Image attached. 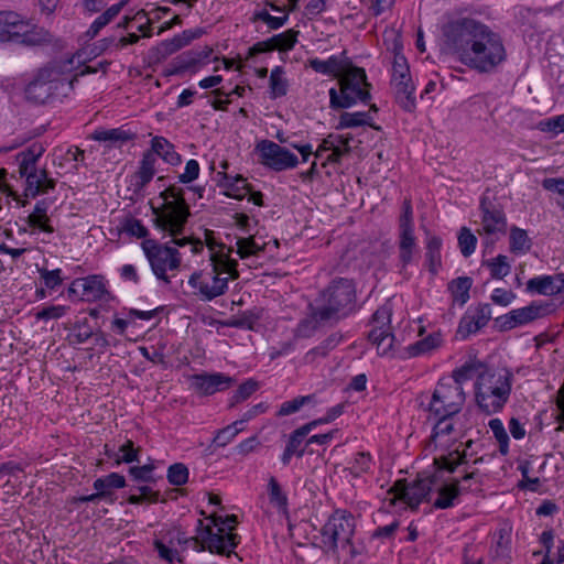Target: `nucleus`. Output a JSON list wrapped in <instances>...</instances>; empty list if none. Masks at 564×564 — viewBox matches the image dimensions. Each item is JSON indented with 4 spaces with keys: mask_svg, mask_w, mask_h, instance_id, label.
Instances as JSON below:
<instances>
[{
    "mask_svg": "<svg viewBox=\"0 0 564 564\" xmlns=\"http://www.w3.org/2000/svg\"><path fill=\"white\" fill-rule=\"evenodd\" d=\"M120 50H121V46L119 45V39H117L116 36H108V37L97 41L94 44L91 53L97 56V55H101L104 53H115Z\"/></svg>",
    "mask_w": 564,
    "mask_h": 564,
    "instance_id": "obj_58",
    "label": "nucleus"
},
{
    "mask_svg": "<svg viewBox=\"0 0 564 564\" xmlns=\"http://www.w3.org/2000/svg\"><path fill=\"white\" fill-rule=\"evenodd\" d=\"M39 273H40L41 279L44 281L45 286L48 289H55L58 285H61L63 282V279L61 276V274H62L61 269H55V270L50 271L47 269L42 268V269H39Z\"/></svg>",
    "mask_w": 564,
    "mask_h": 564,
    "instance_id": "obj_64",
    "label": "nucleus"
},
{
    "mask_svg": "<svg viewBox=\"0 0 564 564\" xmlns=\"http://www.w3.org/2000/svg\"><path fill=\"white\" fill-rule=\"evenodd\" d=\"M208 248L212 269L196 271L188 279L194 295L202 301H213L224 295L229 281L239 278L238 262L231 258L232 247L208 243Z\"/></svg>",
    "mask_w": 564,
    "mask_h": 564,
    "instance_id": "obj_2",
    "label": "nucleus"
},
{
    "mask_svg": "<svg viewBox=\"0 0 564 564\" xmlns=\"http://www.w3.org/2000/svg\"><path fill=\"white\" fill-rule=\"evenodd\" d=\"M288 93V82L284 78V70L281 66H276L270 74V94L272 98L285 96Z\"/></svg>",
    "mask_w": 564,
    "mask_h": 564,
    "instance_id": "obj_45",
    "label": "nucleus"
},
{
    "mask_svg": "<svg viewBox=\"0 0 564 564\" xmlns=\"http://www.w3.org/2000/svg\"><path fill=\"white\" fill-rule=\"evenodd\" d=\"M398 250L402 269L412 263L419 252L413 208L410 199H404L398 221Z\"/></svg>",
    "mask_w": 564,
    "mask_h": 564,
    "instance_id": "obj_14",
    "label": "nucleus"
},
{
    "mask_svg": "<svg viewBox=\"0 0 564 564\" xmlns=\"http://www.w3.org/2000/svg\"><path fill=\"white\" fill-rule=\"evenodd\" d=\"M510 251L514 254H525L532 246L527 230L512 226L509 235Z\"/></svg>",
    "mask_w": 564,
    "mask_h": 564,
    "instance_id": "obj_38",
    "label": "nucleus"
},
{
    "mask_svg": "<svg viewBox=\"0 0 564 564\" xmlns=\"http://www.w3.org/2000/svg\"><path fill=\"white\" fill-rule=\"evenodd\" d=\"M339 91L329 89V105L332 108H349L357 102H367L370 99L371 85L367 82L364 68L351 64L338 78Z\"/></svg>",
    "mask_w": 564,
    "mask_h": 564,
    "instance_id": "obj_10",
    "label": "nucleus"
},
{
    "mask_svg": "<svg viewBox=\"0 0 564 564\" xmlns=\"http://www.w3.org/2000/svg\"><path fill=\"white\" fill-rule=\"evenodd\" d=\"M391 306L386 303L372 315L369 340L376 345L379 355H387L393 347L394 336L391 333Z\"/></svg>",
    "mask_w": 564,
    "mask_h": 564,
    "instance_id": "obj_17",
    "label": "nucleus"
},
{
    "mask_svg": "<svg viewBox=\"0 0 564 564\" xmlns=\"http://www.w3.org/2000/svg\"><path fill=\"white\" fill-rule=\"evenodd\" d=\"M189 540L178 529H170L161 532L153 541L158 556L169 564L182 563L181 552L186 550Z\"/></svg>",
    "mask_w": 564,
    "mask_h": 564,
    "instance_id": "obj_18",
    "label": "nucleus"
},
{
    "mask_svg": "<svg viewBox=\"0 0 564 564\" xmlns=\"http://www.w3.org/2000/svg\"><path fill=\"white\" fill-rule=\"evenodd\" d=\"M51 203L47 199L37 200L33 212L26 217L25 223L34 230H40L45 234H53L54 227L48 217V209Z\"/></svg>",
    "mask_w": 564,
    "mask_h": 564,
    "instance_id": "obj_29",
    "label": "nucleus"
},
{
    "mask_svg": "<svg viewBox=\"0 0 564 564\" xmlns=\"http://www.w3.org/2000/svg\"><path fill=\"white\" fill-rule=\"evenodd\" d=\"M307 435L308 433L302 426L296 429L291 433L285 448L301 458L305 452L304 447H302V443Z\"/></svg>",
    "mask_w": 564,
    "mask_h": 564,
    "instance_id": "obj_52",
    "label": "nucleus"
},
{
    "mask_svg": "<svg viewBox=\"0 0 564 564\" xmlns=\"http://www.w3.org/2000/svg\"><path fill=\"white\" fill-rule=\"evenodd\" d=\"M471 283V279L467 276H460L451 282L448 289L454 303L463 306L469 300Z\"/></svg>",
    "mask_w": 564,
    "mask_h": 564,
    "instance_id": "obj_40",
    "label": "nucleus"
},
{
    "mask_svg": "<svg viewBox=\"0 0 564 564\" xmlns=\"http://www.w3.org/2000/svg\"><path fill=\"white\" fill-rule=\"evenodd\" d=\"M188 474V468L184 464L176 463L169 467L167 480L174 486H182L187 482Z\"/></svg>",
    "mask_w": 564,
    "mask_h": 564,
    "instance_id": "obj_56",
    "label": "nucleus"
},
{
    "mask_svg": "<svg viewBox=\"0 0 564 564\" xmlns=\"http://www.w3.org/2000/svg\"><path fill=\"white\" fill-rule=\"evenodd\" d=\"M370 117L367 112H343L339 116L338 128H356L368 124Z\"/></svg>",
    "mask_w": 564,
    "mask_h": 564,
    "instance_id": "obj_50",
    "label": "nucleus"
},
{
    "mask_svg": "<svg viewBox=\"0 0 564 564\" xmlns=\"http://www.w3.org/2000/svg\"><path fill=\"white\" fill-rule=\"evenodd\" d=\"M289 20V12L283 15H272L270 10L265 7H258L251 17L253 23L262 22L269 30H278L282 28Z\"/></svg>",
    "mask_w": 564,
    "mask_h": 564,
    "instance_id": "obj_36",
    "label": "nucleus"
},
{
    "mask_svg": "<svg viewBox=\"0 0 564 564\" xmlns=\"http://www.w3.org/2000/svg\"><path fill=\"white\" fill-rule=\"evenodd\" d=\"M199 64L196 53L194 50L188 51L180 55L171 67L164 69L165 76L180 75L187 70L196 72Z\"/></svg>",
    "mask_w": 564,
    "mask_h": 564,
    "instance_id": "obj_34",
    "label": "nucleus"
},
{
    "mask_svg": "<svg viewBox=\"0 0 564 564\" xmlns=\"http://www.w3.org/2000/svg\"><path fill=\"white\" fill-rule=\"evenodd\" d=\"M93 139L100 142L121 145L132 140L133 134L122 128L100 129L94 132Z\"/></svg>",
    "mask_w": 564,
    "mask_h": 564,
    "instance_id": "obj_37",
    "label": "nucleus"
},
{
    "mask_svg": "<svg viewBox=\"0 0 564 564\" xmlns=\"http://www.w3.org/2000/svg\"><path fill=\"white\" fill-rule=\"evenodd\" d=\"M148 152L155 153V158L159 156L170 165H178L182 160L181 155L175 151L174 145L164 137H154L151 140V150Z\"/></svg>",
    "mask_w": 564,
    "mask_h": 564,
    "instance_id": "obj_31",
    "label": "nucleus"
},
{
    "mask_svg": "<svg viewBox=\"0 0 564 564\" xmlns=\"http://www.w3.org/2000/svg\"><path fill=\"white\" fill-rule=\"evenodd\" d=\"M491 318V307L489 304H481L475 308H469L459 321L457 334L462 338L477 333L485 327Z\"/></svg>",
    "mask_w": 564,
    "mask_h": 564,
    "instance_id": "obj_23",
    "label": "nucleus"
},
{
    "mask_svg": "<svg viewBox=\"0 0 564 564\" xmlns=\"http://www.w3.org/2000/svg\"><path fill=\"white\" fill-rule=\"evenodd\" d=\"M544 306L535 302L528 306L516 308L498 317L496 323L501 330H510L516 327L529 324L544 314Z\"/></svg>",
    "mask_w": 564,
    "mask_h": 564,
    "instance_id": "obj_21",
    "label": "nucleus"
},
{
    "mask_svg": "<svg viewBox=\"0 0 564 564\" xmlns=\"http://www.w3.org/2000/svg\"><path fill=\"white\" fill-rule=\"evenodd\" d=\"M489 427L499 443V451L502 455H507L509 452V436L500 419H491L489 421Z\"/></svg>",
    "mask_w": 564,
    "mask_h": 564,
    "instance_id": "obj_48",
    "label": "nucleus"
},
{
    "mask_svg": "<svg viewBox=\"0 0 564 564\" xmlns=\"http://www.w3.org/2000/svg\"><path fill=\"white\" fill-rule=\"evenodd\" d=\"M74 79L75 77L64 72L59 64L43 67L26 86V98L44 104L53 97H65L73 89Z\"/></svg>",
    "mask_w": 564,
    "mask_h": 564,
    "instance_id": "obj_5",
    "label": "nucleus"
},
{
    "mask_svg": "<svg viewBox=\"0 0 564 564\" xmlns=\"http://www.w3.org/2000/svg\"><path fill=\"white\" fill-rule=\"evenodd\" d=\"M158 159L155 153L145 152L140 161L138 171L134 174L135 186L139 188L145 187L156 173Z\"/></svg>",
    "mask_w": 564,
    "mask_h": 564,
    "instance_id": "obj_32",
    "label": "nucleus"
},
{
    "mask_svg": "<svg viewBox=\"0 0 564 564\" xmlns=\"http://www.w3.org/2000/svg\"><path fill=\"white\" fill-rule=\"evenodd\" d=\"M126 486V478L118 473H110L105 477L97 478L94 481V489L98 491L102 499L112 501V490L121 489Z\"/></svg>",
    "mask_w": 564,
    "mask_h": 564,
    "instance_id": "obj_33",
    "label": "nucleus"
},
{
    "mask_svg": "<svg viewBox=\"0 0 564 564\" xmlns=\"http://www.w3.org/2000/svg\"><path fill=\"white\" fill-rule=\"evenodd\" d=\"M242 431V427L236 422L232 424L219 430L214 438V443L217 446L225 447L237 436V434Z\"/></svg>",
    "mask_w": 564,
    "mask_h": 564,
    "instance_id": "obj_55",
    "label": "nucleus"
},
{
    "mask_svg": "<svg viewBox=\"0 0 564 564\" xmlns=\"http://www.w3.org/2000/svg\"><path fill=\"white\" fill-rule=\"evenodd\" d=\"M481 221L477 230L484 237L487 245H494L507 234L508 221L506 214L498 206L492 205L486 198L480 202Z\"/></svg>",
    "mask_w": 564,
    "mask_h": 564,
    "instance_id": "obj_15",
    "label": "nucleus"
},
{
    "mask_svg": "<svg viewBox=\"0 0 564 564\" xmlns=\"http://www.w3.org/2000/svg\"><path fill=\"white\" fill-rule=\"evenodd\" d=\"M326 324H333L328 318L319 315V308L314 304H310L308 314L302 318L294 330L296 338H310L314 336L317 329Z\"/></svg>",
    "mask_w": 564,
    "mask_h": 564,
    "instance_id": "obj_24",
    "label": "nucleus"
},
{
    "mask_svg": "<svg viewBox=\"0 0 564 564\" xmlns=\"http://www.w3.org/2000/svg\"><path fill=\"white\" fill-rule=\"evenodd\" d=\"M119 230L122 234L139 239L145 238L149 234L148 228L142 224V221L133 217L124 218L120 224Z\"/></svg>",
    "mask_w": 564,
    "mask_h": 564,
    "instance_id": "obj_47",
    "label": "nucleus"
},
{
    "mask_svg": "<svg viewBox=\"0 0 564 564\" xmlns=\"http://www.w3.org/2000/svg\"><path fill=\"white\" fill-rule=\"evenodd\" d=\"M308 65L316 73L338 79L350 63L343 56L332 55L327 59L310 58Z\"/></svg>",
    "mask_w": 564,
    "mask_h": 564,
    "instance_id": "obj_28",
    "label": "nucleus"
},
{
    "mask_svg": "<svg viewBox=\"0 0 564 564\" xmlns=\"http://www.w3.org/2000/svg\"><path fill=\"white\" fill-rule=\"evenodd\" d=\"M463 463L464 456H462L457 451L451 453L448 456L434 458V464L437 465L440 469H445L449 473H453L457 466Z\"/></svg>",
    "mask_w": 564,
    "mask_h": 564,
    "instance_id": "obj_59",
    "label": "nucleus"
},
{
    "mask_svg": "<svg viewBox=\"0 0 564 564\" xmlns=\"http://www.w3.org/2000/svg\"><path fill=\"white\" fill-rule=\"evenodd\" d=\"M155 227L173 237V243L177 247L191 246L192 253H199L204 245L198 239L187 237L177 238L184 231L187 219L191 215L188 205H177L175 202L163 203L160 207L152 206Z\"/></svg>",
    "mask_w": 564,
    "mask_h": 564,
    "instance_id": "obj_7",
    "label": "nucleus"
},
{
    "mask_svg": "<svg viewBox=\"0 0 564 564\" xmlns=\"http://www.w3.org/2000/svg\"><path fill=\"white\" fill-rule=\"evenodd\" d=\"M139 495H131L128 498V502L131 505H140L144 501L156 502L159 500V494L153 491L149 486H141L138 488Z\"/></svg>",
    "mask_w": 564,
    "mask_h": 564,
    "instance_id": "obj_62",
    "label": "nucleus"
},
{
    "mask_svg": "<svg viewBox=\"0 0 564 564\" xmlns=\"http://www.w3.org/2000/svg\"><path fill=\"white\" fill-rule=\"evenodd\" d=\"M44 152V145L35 142L17 154L19 174L25 178L24 195L26 197L35 198L39 195L48 193L56 186L55 180L48 177L45 169L39 170L36 167L37 161Z\"/></svg>",
    "mask_w": 564,
    "mask_h": 564,
    "instance_id": "obj_6",
    "label": "nucleus"
},
{
    "mask_svg": "<svg viewBox=\"0 0 564 564\" xmlns=\"http://www.w3.org/2000/svg\"><path fill=\"white\" fill-rule=\"evenodd\" d=\"M299 31L293 29H289L280 34L273 35L271 39V43L273 46V51H290L294 47L297 42Z\"/></svg>",
    "mask_w": 564,
    "mask_h": 564,
    "instance_id": "obj_46",
    "label": "nucleus"
},
{
    "mask_svg": "<svg viewBox=\"0 0 564 564\" xmlns=\"http://www.w3.org/2000/svg\"><path fill=\"white\" fill-rule=\"evenodd\" d=\"M356 530V520L347 511H334L321 529V547L326 553L335 554L338 547L350 546Z\"/></svg>",
    "mask_w": 564,
    "mask_h": 564,
    "instance_id": "obj_12",
    "label": "nucleus"
},
{
    "mask_svg": "<svg viewBox=\"0 0 564 564\" xmlns=\"http://www.w3.org/2000/svg\"><path fill=\"white\" fill-rule=\"evenodd\" d=\"M487 366L480 362H466L460 368L453 371L452 379L445 380L446 382H455L463 387V383L469 380H478L481 372L486 370Z\"/></svg>",
    "mask_w": 564,
    "mask_h": 564,
    "instance_id": "obj_35",
    "label": "nucleus"
},
{
    "mask_svg": "<svg viewBox=\"0 0 564 564\" xmlns=\"http://www.w3.org/2000/svg\"><path fill=\"white\" fill-rule=\"evenodd\" d=\"M268 494L270 498V502L273 503L279 509H285L288 505V498L285 494L282 491L279 482L274 477L269 479L268 484Z\"/></svg>",
    "mask_w": 564,
    "mask_h": 564,
    "instance_id": "obj_54",
    "label": "nucleus"
},
{
    "mask_svg": "<svg viewBox=\"0 0 564 564\" xmlns=\"http://www.w3.org/2000/svg\"><path fill=\"white\" fill-rule=\"evenodd\" d=\"M264 243H258L254 236L239 237L236 240V253L242 260L257 257L264 251Z\"/></svg>",
    "mask_w": 564,
    "mask_h": 564,
    "instance_id": "obj_39",
    "label": "nucleus"
},
{
    "mask_svg": "<svg viewBox=\"0 0 564 564\" xmlns=\"http://www.w3.org/2000/svg\"><path fill=\"white\" fill-rule=\"evenodd\" d=\"M459 480L455 479L452 482H443L437 487L435 486L434 489L437 497L434 500L433 506L436 509H447L455 506L456 500L462 492L471 490L470 487H459Z\"/></svg>",
    "mask_w": 564,
    "mask_h": 564,
    "instance_id": "obj_27",
    "label": "nucleus"
},
{
    "mask_svg": "<svg viewBox=\"0 0 564 564\" xmlns=\"http://www.w3.org/2000/svg\"><path fill=\"white\" fill-rule=\"evenodd\" d=\"M259 318L260 315L258 312L247 311L235 316L230 325L239 328L253 329Z\"/></svg>",
    "mask_w": 564,
    "mask_h": 564,
    "instance_id": "obj_61",
    "label": "nucleus"
},
{
    "mask_svg": "<svg viewBox=\"0 0 564 564\" xmlns=\"http://www.w3.org/2000/svg\"><path fill=\"white\" fill-rule=\"evenodd\" d=\"M212 524H204L198 520V539L207 543V551L213 554L223 556H230L240 542L238 534L232 530L237 523L236 516H221L213 514L210 518Z\"/></svg>",
    "mask_w": 564,
    "mask_h": 564,
    "instance_id": "obj_9",
    "label": "nucleus"
},
{
    "mask_svg": "<svg viewBox=\"0 0 564 564\" xmlns=\"http://www.w3.org/2000/svg\"><path fill=\"white\" fill-rule=\"evenodd\" d=\"M313 395L297 397L281 404L278 415L286 416L297 412L304 404L311 402Z\"/></svg>",
    "mask_w": 564,
    "mask_h": 564,
    "instance_id": "obj_60",
    "label": "nucleus"
},
{
    "mask_svg": "<svg viewBox=\"0 0 564 564\" xmlns=\"http://www.w3.org/2000/svg\"><path fill=\"white\" fill-rule=\"evenodd\" d=\"M139 448H134L133 442L128 440L119 447V454L116 455L117 465L121 463H133L139 460Z\"/></svg>",
    "mask_w": 564,
    "mask_h": 564,
    "instance_id": "obj_57",
    "label": "nucleus"
},
{
    "mask_svg": "<svg viewBox=\"0 0 564 564\" xmlns=\"http://www.w3.org/2000/svg\"><path fill=\"white\" fill-rule=\"evenodd\" d=\"M256 150L260 154L261 163L275 172L291 170L299 164L294 153L273 141L262 140L256 145Z\"/></svg>",
    "mask_w": 564,
    "mask_h": 564,
    "instance_id": "obj_16",
    "label": "nucleus"
},
{
    "mask_svg": "<svg viewBox=\"0 0 564 564\" xmlns=\"http://www.w3.org/2000/svg\"><path fill=\"white\" fill-rule=\"evenodd\" d=\"M477 237L467 227H463L458 234V247L464 257H469L475 252Z\"/></svg>",
    "mask_w": 564,
    "mask_h": 564,
    "instance_id": "obj_51",
    "label": "nucleus"
},
{
    "mask_svg": "<svg viewBox=\"0 0 564 564\" xmlns=\"http://www.w3.org/2000/svg\"><path fill=\"white\" fill-rule=\"evenodd\" d=\"M69 296H77L80 301L97 302L110 297L107 281L100 274H91L74 280L68 290Z\"/></svg>",
    "mask_w": 564,
    "mask_h": 564,
    "instance_id": "obj_19",
    "label": "nucleus"
},
{
    "mask_svg": "<svg viewBox=\"0 0 564 564\" xmlns=\"http://www.w3.org/2000/svg\"><path fill=\"white\" fill-rule=\"evenodd\" d=\"M412 82L410 75V68L406 63V58L403 55L397 54L392 65V86L403 85V83Z\"/></svg>",
    "mask_w": 564,
    "mask_h": 564,
    "instance_id": "obj_44",
    "label": "nucleus"
},
{
    "mask_svg": "<svg viewBox=\"0 0 564 564\" xmlns=\"http://www.w3.org/2000/svg\"><path fill=\"white\" fill-rule=\"evenodd\" d=\"M466 400L464 388L455 382L442 379L437 382L433 393L422 400L421 406L427 413L426 417L455 416L460 412Z\"/></svg>",
    "mask_w": 564,
    "mask_h": 564,
    "instance_id": "obj_11",
    "label": "nucleus"
},
{
    "mask_svg": "<svg viewBox=\"0 0 564 564\" xmlns=\"http://www.w3.org/2000/svg\"><path fill=\"white\" fill-rule=\"evenodd\" d=\"M487 267L490 270V274L494 279H503L510 273L511 265L508 261V257L499 254L491 260L487 261Z\"/></svg>",
    "mask_w": 564,
    "mask_h": 564,
    "instance_id": "obj_49",
    "label": "nucleus"
},
{
    "mask_svg": "<svg viewBox=\"0 0 564 564\" xmlns=\"http://www.w3.org/2000/svg\"><path fill=\"white\" fill-rule=\"evenodd\" d=\"M447 50L470 69L490 73L507 57L501 36L468 17L449 18L442 26Z\"/></svg>",
    "mask_w": 564,
    "mask_h": 564,
    "instance_id": "obj_1",
    "label": "nucleus"
},
{
    "mask_svg": "<svg viewBox=\"0 0 564 564\" xmlns=\"http://www.w3.org/2000/svg\"><path fill=\"white\" fill-rule=\"evenodd\" d=\"M525 290L531 294L551 296L562 293L563 284L561 281V276L557 274L540 275L530 279L527 282Z\"/></svg>",
    "mask_w": 564,
    "mask_h": 564,
    "instance_id": "obj_25",
    "label": "nucleus"
},
{
    "mask_svg": "<svg viewBox=\"0 0 564 564\" xmlns=\"http://www.w3.org/2000/svg\"><path fill=\"white\" fill-rule=\"evenodd\" d=\"M513 373L507 369L486 368L475 381V401L486 414H495L505 408L512 389Z\"/></svg>",
    "mask_w": 564,
    "mask_h": 564,
    "instance_id": "obj_3",
    "label": "nucleus"
},
{
    "mask_svg": "<svg viewBox=\"0 0 564 564\" xmlns=\"http://www.w3.org/2000/svg\"><path fill=\"white\" fill-rule=\"evenodd\" d=\"M68 307L63 305H52L48 307H44L39 311L35 315L36 319L48 321V319H58L66 314Z\"/></svg>",
    "mask_w": 564,
    "mask_h": 564,
    "instance_id": "obj_63",
    "label": "nucleus"
},
{
    "mask_svg": "<svg viewBox=\"0 0 564 564\" xmlns=\"http://www.w3.org/2000/svg\"><path fill=\"white\" fill-rule=\"evenodd\" d=\"M356 286L352 280L339 278L321 292L314 304L319 315L333 324L349 316L356 310Z\"/></svg>",
    "mask_w": 564,
    "mask_h": 564,
    "instance_id": "obj_4",
    "label": "nucleus"
},
{
    "mask_svg": "<svg viewBox=\"0 0 564 564\" xmlns=\"http://www.w3.org/2000/svg\"><path fill=\"white\" fill-rule=\"evenodd\" d=\"M442 334L440 332H435L411 345L409 347V352L411 356L427 354L438 348L442 345Z\"/></svg>",
    "mask_w": 564,
    "mask_h": 564,
    "instance_id": "obj_43",
    "label": "nucleus"
},
{
    "mask_svg": "<svg viewBox=\"0 0 564 564\" xmlns=\"http://www.w3.org/2000/svg\"><path fill=\"white\" fill-rule=\"evenodd\" d=\"M50 40V33L28 17L11 10L0 11V43L40 45Z\"/></svg>",
    "mask_w": 564,
    "mask_h": 564,
    "instance_id": "obj_8",
    "label": "nucleus"
},
{
    "mask_svg": "<svg viewBox=\"0 0 564 564\" xmlns=\"http://www.w3.org/2000/svg\"><path fill=\"white\" fill-rule=\"evenodd\" d=\"M189 381L192 389L202 395H212L227 390L234 382L231 377L223 372L193 375Z\"/></svg>",
    "mask_w": 564,
    "mask_h": 564,
    "instance_id": "obj_22",
    "label": "nucleus"
},
{
    "mask_svg": "<svg viewBox=\"0 0 564 564\" xmlns=\"http://www.w3.org/2000/svg\"><path fill=\"white\" fill-rule=\"evenodd\" d=\"M426 419L433 424L430 445H433L435 448H444L455 432L454 416Z\"/></svg>",
    "mask_w": 564,
    "mask_h": 564,
    "instance_id": "obj_26",
    "label": "nucleus"
},
{
    "mask_svg": "<svg viewBox=\"0 0 564 564\" xmlns=\"http://www.w3.org/2000/svg\"><path fill=\"white\" fill-rule=\"evenodd\" d=\"M394 93H395V99L398 104L405 110V111H413L415 109V98L413 96L414 94V85L412 82L403 83V85H395L393 86Z\"/></svg>",
    "mask_w": 564,
    "mask_h": 564,
    "instance_id": "obj_42",
    "label": "nucleus"
},
{
    "mask_svg": "<svg viewBox=\"0 0 564 564\" xmlns=\"http://www.w3.org/2000/svg\"><path fill=\"white\" fill-rule=\"evenodd\" d=\"M436 485V475L420 476L412 485L405 486L403 481H398L392 490L398 499L404 501L410 508H416L423 499L434 489Z\"/></svg>",
    "mask_w": 564,
    "mask_h": 564,
    "instance_id": "obj_20",
    "label": "nucleus"
},
{
    "mask_svg": "<svg viewBox=\"0 0 564 564\" xmlns=\"http://www.w3.org/2000/svg\"><path fill=\"white\" fill-rule=\"evenodd\" d=\"M141 248L156 279L164 284H170L171 278L167 273L177 271L181 267L182 259L178 250L154 239H144Z\"/></svg>",
    "mask_w": 564,
    "mask_h": 564,
    "instance_id": "obj_13",
    "label": "nucleus"
},
{
    "mask_svg": "<svg viewBox=\"0 0 564 564\" xmlns=\"http://www.w3.org/2000/svg\"><path fill=\"white\" fill-rule=\"evenodd\" d=\"M372 467V457L368 452H359L355 455L350 471L355 476H359L361 474L368 473Z\"/></svg>",
    "mask_w": 564,
    "mask_h": 564,
    "instance_id": "obj_53",
    "label": "nucleus"
},
{
    "mask_svg": "<svg viewBox=\"0 0 564 564\" xmlns=\"http://www.w3.org/2000/svg\"><path fill=\"white\" fill-rule=\"evenodd\" d=\"M441 247H442V240L441 238L436 236H431L427 239L426 242V262L429 265V270L435 274L437 273L440 267H441Z\"/></svg>",
    "mask_w": 564,
    "mask_h": 564,
    "instance_id": "obj_41",
    "label": "nucleus"
},
{
    "mask_svg": "<svg viewBox=\"0 0 564 564\" xmlns=\"http://www.w3.org/2000/svg\"><path fill=\"white\" fill-rule=\"evenodd\" d=\"M219 186L225 188V195L235 199H243L250 193V185L241 175H229L226 172L217 173Z\"/></svg>",
    "mask_w": 564,
    "mask_h": 564,
    "instance_id": "obj_30",
    "label": "nucleus"
}]
</instances>
